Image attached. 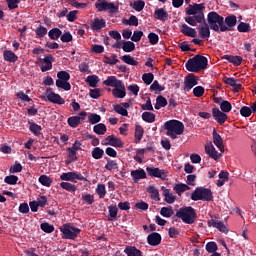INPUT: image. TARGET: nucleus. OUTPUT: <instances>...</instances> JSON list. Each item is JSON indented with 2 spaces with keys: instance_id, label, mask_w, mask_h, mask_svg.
I'll list each match as a JSON object with an SVG mask.
<instances>
[{
  "instance_id": "nucleus-29",
  "label": "nucleus",
  "mask_w": 256,
  "mask_h": 256,
  "mask_svg": "<svg viewBox=\"0 0 256 256\" xmlns=\"http://www.w3.org/2000/svg\"><path fill=\"white\" fill-rule=\"evenodd\" d=\"M189 189H191V187H189V185L185 183H178L173 186V191H175V193H177L179 197H181V195H183L185 191H189Z\"/></svg>"
},
{
  "instance_id": "nucleus-21",
  "label": "nucleus",
  "mask_w": 256,
  "mask_h": 256,
  "mask_svg": "<svg viewBox=\"0 0 256 256\" xmlns=\"http://www.w3.org/2000/svg\"><path fill=\"white\" fill-rule=\"evenodd\" d=\"M205 153L209 155L211 159H214V161H217L221 157V154L216 151L215 146H213L211 142L205 146Z\"/></svg>"
},
{
  "instance_id": "nucleus-60",
  "label": "nucleus",
  "mask_w": 256,
  "mask_h": 256,
  "mask_svg": "<svg viewBox=\"0 0 256 256\" xmlns=\"http://www.w3.org/2000/svg\"><path fill=\"white\" fill-rule=\"evenodd\" d=\"M40 229L44 231V233H53V231H55V226L45 222L40 225Z\"/></svg>"
},
{
  "instance_id": "nucleus-49",
  "label": "nucleus",
  "mask_w": 256,
  "mask_h": 256,
  "mask_svg": "<svg viewBox=\"0 0 256 256\" xmlns=\"http://www.w3.org/2000/svg\"><path fill=\"white\" fill-rule=\"evenodd\" d=\"M147 191L151 194V199H154V201H161V198H159V190L157 188L149 186Z\"/></svg>"
},
{
  "instance_id": "nucleus-26",
  "label": "nucleus",
  "mask_w": 256,
  "mask_h": 256,
  "mask_svg": "<svg viewBox=\"0 0 256 256\" xmlns=\"http://www.w3.org/2000/svg\"><path fill=\"white\" fill-rule=\"evenodd\" d=\"M105 27H107V22L104 19L95 18L91 23L92 31H101Z\"/></svg>"
},
{
  "instance_id": "nucleus-58",
  "label": "nucleus",
  "mask_w": 256,
  "mask_h": 256,
  "mask_svg": "<svg viewBox=\"0 0 256 256\" xmlns=\"http://www.w3.org/2000/svg\"><path fill=\"white\" fill-rule=\"evenodd\" d=\"M153 79H155V75H153V73H144L142 75V81L146 85H151V83H153Z\"/></svg>"
},
{
  "instance_id": "nucleus-40",
  "label": "nucleus",
  "mask_w": 256,
  "mask_h": 256,
  "mask_svg": "<svg viewBox=\"0 0 256 256\" xmlns=\"http://www.w3.org/2000/svg\"><path fill=\"white\" fill-rule=\"evenodd\" d=\"M163 107H167V98L160 95L156 98V104L154 105V108L159 110Z\"/></svg>"
},
{
  "instance_id": "nucleus-61",
  "label": "nucleus",
  "mask_w": 256,
  "mask_h": 256,
  "mask_svg": "<svg viewBox=\"0 0 256 256\" xmlns=\"http://www.w3.org/2000/svg\"><path fill=\"white\" fill-rule=\"evenodd\" d=\"M17 181H19V177L16 175H10L4 178V182L7 183V185H17Z\"/></svg>"
},
{
  "instance_id": "nucleus-36",
  "label": "nucleus",
  "mask_w": 256,
  "mask_h": 256,
  "mask_svg": "<svg viewBox=\"0 0 256 256\" xmlns=\"http://www.w3.org/2000/svg\"><path fill=\"white\" fill-rule=\"evenodd\" d=\"M81 119H83V117L71 116L68 118L67 123L70 127L76 129V127H79V125H81Z\"/></svg>"
},
{
  "instance_id": "nucleus-46",
  "label": "nucleus",
  "mask_w": 256,
  "mask_h": 256,
  "mask_svg": "<svg viewBox=\"0 0 256 256\" xmlns=\"http://www.w3.org/2000/svg\"><path fill=\"white\" fill-rule=\"evenodd\" d=\"M39 183L43 185L44 187H51V184L53 183V179H51L47 175H41L38 179Z\"/></svg>"
},
{
  "instance_id": "nucleus-4",
  "label": "nucleus",
  "mask_w": 256,
  "mask_h": 256,
  "mask_svg": "<svg viewBox=\"0 0 256 256\" xmlns=\"http://www.w3.org/2000/svg\"><path fill=\"white\" fill-rule=\"evenodd\" d=\"M164 129L167 137L175 140L177 135H183L185 132V124L179 120H168L164 123Z\"/></svg>"
},
{
  "instance_id": "nucleus-25",
  "label": "nucleus",
  "mask_w": 256,
  "mask_h": 256,
  "mask_svg": "<svg viewBox=\"0 0 256 256\" xmlns=\"http://www.w3.org/2000/svg\"><path fill=\"white\" fill-rule=\"evenodd\" d=\"M95 7L98 9V11H109L111 9H115V4L113 2L103 0L102 2L96 3Z\"/></svg>"
},
{
  "instance_id": "nucleus-20",
  "label": "nucleus",
  "mask_w": 256,
  "mask_h": 256,
  "mask_svg": "<svg viewBox=\"0 0 256 256\" xmlns=\"http://www.w3.org/2000/svg\"><path fill=\"white\" fill-rule=\"evenodd\" d=\"M147 243L152 247H157V245H161V234L157 232L150 233L147 237Z\"/></svg>"
},
{
  "instance_id": "nucleus-10",
  "label": "nucleus",
  "mask_w": 256,
  "mask_h": 256,
  "mask_svg": "<svg viewBox=\"0 0 256 256\" xmlns=\"http://www.w3.org/2000/svg\"><path fill=\"white\" fill-rule=\"evenodd\" d=\"M61 181H72V183H77L78 181H87V178L85 176L73 171V172H67V173H62L60 175Z\"/></svg>"
},
{
  "instance_id": "nucleus-37",
  "label": "nucleus",
  "mask_w": 256,
  "mask_h": 256,
  "mask_svg": "<svg viewBox=\"0 0 256 256\" xmlns=\"http://www.w3.org/2000/svg\"><path fill=\"white\" fill-rule=\"evenodd\" d=\"M68 153V159L66 160V165H71V163H74V161H77L79 159L77 157V152L71 148L66 149Z\"/></svg>"
},
{
  "instance_id": "nucleus-12",
  "label": "nucleus",
  "mask_w": 256,
  "mask_h": 256,
  "mask_svg": "<svg viewBox=\"0 0 256 256\" xmlns=\"http://www.w3.org/2000/svg\"><path fill=\"white\" fill-rule=\"evenodd\" d=\"M146 171L150 177H156L158 179H162L163 181H165L168 176L167 171L155 167H147Z\"/></svg>"
},
{
  "instance_id": "nucleus-41",
  "label": "nucleus",
  "mask_w": 256,
  "mask_h": 256,
  "mask_svg": "<svg viewBox=\"0 0 256 256\" xmlns=\"http://www.w3.org/2000/svg\"><path fill=\"white\" fill-rule=\"evenodd\" d=\"M60 187L65 191H68V193H75V191H77V186L69 182H61Z\"/></svg>"
},
{
  "instance_id": "nucleus-35",
  "label": "nucleus",
  "mask_w": 256,
  "mask_h": 256,
  "mask_svg": "<svg viewBox=\"0 0 256 256\" xmlns=\"http://www.w3.org/2000/svg\"><path fill=\"white\" fill-rule=\"evenodd\" d=\"M61 35H63V31H61L59 28H52L48 32V37L51 39V41H57Z\"/></svg>"
},
{
  "instance_id": "nucleus-27",
  "label": "nucleus",
  "mask_w": 256,
  "mask_h": 256,
  "mask_svg": "<svg viewBox=\"0 0 256 256\" xmlns=\"http://www.w3.org/2000/svg\"><path fill=\"white\" fill-rule=\"evenodd\" d=\"M222 59H225L229 63H233L235 67H239V65L243 63V57L241 56L224 55Z\"/></svg>"
},
{
  "instance_id": "nucleus-32",
  "label": "nucleus",
  "mask_w": 256,
  "mask_h": 256,
  "mask_svg": "<svg viewBox=\"0 0 256 256\" xmlns=\"http://www.w3.org/2000/svg\"><path fill=\"white\" fill-rule=\"evenodd\" d=\"M162 195L164 197V201L169 205H173V202L175 201V199H177V197L173 195V193H171L170 189H165Z\"/></svg>"
},
{
  "instance_id": "nucleus-38",
  "label": "nucleus",
  "mask_w": 256,
  "mask_h": 256,
  "mask_svg": "<svg viewBox=\"0 0 256 256\" xmlns=\"http://www.w3.org/2000/svg\"><path fill=\"white\" fill-rule=\"evenodd\" d=\"M122 49L125 53H131L132 51H135V43L123 40Z\"/></svg>"
},
{
  "instance_id": "nucleus-11",
  "label": "nucleus",
  "mask_w": 256,
  "mask_h": 256,
  "mask_svg": "<svg viewBox=\"0 0 256 256\" xmlns=\"http://www.w3.org/2000/svg\"><path fill=\"white\" fill-rule=\"evenodd\" d=\"M198 81H199V78H197L195 74H189L188 76H186L184 78V91L189 93V91H191V89H193L195 85L199 84Z\"/></svg>"
},
{
  "instance_id": "nucleus-30",
  "label": "nucleus",
  "mask_w": 256,
  "mask_h": 256,
  "mask_svg": "<svg viewBox=\"0 0 256 256\" xmlns=\"http://www.w3.org/2000/svg\"><path fill=\"white\" fill-rule=\"evenodd\" d=\"M28 125H30L29 130L31 133H33V135H35V137L41 136V131H43V128L39 124L29 121Z\"/></svg>"
},
{
  "instance_id": "nucleus-14",
  "label": "nucleus",
  "mask_w": 256,
  "mask_h": 256,
  "mask_svg": "<svg viewBox=\"0 0 256 256\" xmlns=\"http://www.w3.org/2000/svg\"><path fill=\"white\" fill-rule=\"evenodd\" d=\"M104 145H111V147H119V149H123L124 143L120 138H117L115 135H109L104 140Z\"/></svg>"
},
{
  "instance_id": "nucleus-59",
  "label": "nucleus",
  "mask_w": 256,
  "mask_h": 256,
  "mask_svg": "<svg viewBox=\"0 0 256 256\" xmlns=\"http://www.w3.org/2000/svg\"><path fill=\"white\" fill-rule=\"evenodd\" d=\"M60 40L62 41V43H71V41H73V35L71 34V32L66 31L61 34Z\"/></svg>"
},
{
  "instance_id": "nucleus-47",
  "label": "nucleus",
  "mask_w": 256,
  "mask_h": 256,
  "mask_svg": "<svg viewBox=\"0 0 256 256\" xmlns=\"http://www.w3.org/2000/svg\"><path fill=\"white\" fill-rule=\"evenodd\" d=\"M86 83H88L89 87H97V83H99V76L90 75L86 78Z\"/></svg>"
},
{
  "instance_id": "nucleus-52",
  "label": "nucleus",
  "mask_w": 256,
  "mask_h": 256,
  "mask_svg": "<svg viewBox=\"0 0 256 256\" xmlns=\"http://www.w3.org/2000/svg\"><path fill=\"white\" fill-rule=\"evenodd\" d=\"M114 111L115 113H118V115H122V117H128L129 112L126 108H124L121 104L114 105Z\"/></svg>"
},
{
  "instance_id": "nucleus-62",
  "label": "nucleus",
  "mask_w": 256,
  "mask_h": 256,
  "mask_svg": "<svg viewBox=\"0 0 256 256\" xmlns=\"http://www.w3.org/2000/svg\"><path fill=\"white\" fill-rule=\"evenodd\" d=\"M101 121V116L95 113H91L88 116V122L91 123V125H95Z\"/></svg>"
},
{
  "instance_id": "nucleus-44",
  "label": "nucleus",
  "mask_w": 256,
  "mask_h": 256,
  "mask_svg": "<svg viewBox=\"0 0 256 256\" xmlns=\"http://www.w3.org/2000/svg\"><path fill=\"white\" fill-rule=\"evenodd\" d=\"M155 114L153 112H143L142 113V119L145 121V123H155Z\"/></svg>"
},
{
  "instance_id": "nucleus-15",
  "label": "nucleus",
  "mask_w": 256,
  "mask_h": 256,
  "mask_svg": "<svg viewBox=\"0 0 256 256\" xmlns=\"http://www.w3.org/2000/svg\"><path fill=\"white\" fill-rule=\"evenodd\" d=\"M212 117H214L215 121H217L219 125H223V123H225L228 118L226 112L219 110V108L212 109Z\"/></svg>"
},
{
  "instance_id": "nucleus-8",
  "label": "nucleus",
  "mask_w": 256,
  "mask_h": 256,
  "mask_svg": "<svg viewBox=\"0 0 256 256\" xmlns=\"http://www.w3.org/2000/svg\"><path fill=\"white\" fill-rule=\"evenodd\" d=\"M42 99L49 101L50 103H55L56 105H65V99L61 95L53 92V89L47 88L42 95Z\"/></svg>"
},
{
  "instance_id": "nucleus-45",
  "label": "nucleus",
  "mask_w": 256,
  "mask_h": 256,
  "mask_svg": "<svg viewBox=\"0 0 256 256\" xmlns=\"http://www.w3.org/2000/svg\"><path fill=\"white\" fill-rule=\"evenodd\" d=\"M108 212H109V217L108 221H113L114 219H116L117 214L119 213V208H117L116 205H111L108 207Z\"/></svg>"
},
{
  "instance_id": "nucleus-39",
  "label": "nucleus",
  "mask_w": 256,
  "mask_h": 256,
  "mask_svg": "<svg viewBox=\"0 0 256 256\" xmlns=\"http://www.w3.org/2000/svg\"><path fill=\"white\" fill-rule=\"evenodd\" d=\"M145 133V130H143V127L136 125L135 127V143H141V139H143V134Z\"/></svg>"
},
{
  "instance_id": "nucleus-3",
  "label": "nucleus",
  "mask_w": 256,
  "mask_h": 256,
  "mask_svg": "<svg viewBox=\"0 0 256 256\" xmlns=\"http://www.w3.org/2000/svg\"><path fill=\"white\" fill-rule=\"evenodd\" d=\"M208 64L207 57L197 54L186 62L185 67L191 73H199V71H205Z\"/></svg>"
},
{
  "instance_id": "nucleus-23",
  "label": "nucleus",
  "mask_w": 256,
  "mask_h": 256,
  "mask_svg": "<svg viewBox=\"0 0 256 256\" xmlns=\"http://www.w3.org/2000/svg\"><path fill=\"white\" fill-rule=\"evenodd\" d=\"M130 175L133 178L134 183H139L141 179H147V173H145V170L143 169L132 170Z\"/></svg>"
},
{
  "instance_id": "nucleus-42",
  "label": "nucleus",
  "mask_w": 256,
  "mask_h": 256,
  "mask_svg": "<svg viewBox=\"0 0 256 256\" xmlns=\"http://www.w3.org/2000/svg\"><path fill=\"white\" fill-rule=\"evenodd\" d=\"M93 131L96 135H105V133H107V126L103 123H99L93 127Z\"/></svg>"
},
{
  "instance_id": "nucleus-16",
  "label": "nucleus",
  "mask_w": 256,
  "mask_h": 256,
  "mask_svg": "<svg viewBox=\"0 0 256 256\" xmlns=\"http://www.w3.org/2000/svg\"><path fill=\"white\" fill-rule=\"evenodd\" d=\"M239 79H235L234 77H226L224 78V83L233 87L234 93H239L243 89V85L239 84Z\"/></svg>"
},
{
  "instance_id": "nucleus-56",
  "label": "nucleus",
  "mask_w": 256,
  "mask_h": 256,
  "mask_svg": "<svg viewBox=\"0 0 256 256\" xmlns=\"http://www.w3.org/2000/svg\"><path fill=\"white\" fill-rule=\"evenodd\" d=\"M96 193L100 199H104L105 195H107V190L105 188V184H98L96 188Z\"/></svg>"
},
{
  "instance_id": "nucleus-19",
  "label": "nucleus",
  "mask_w": 256,
  "mask_h": 256,
  "mask_svg": "<svg viewBox=\"0 0 256 256\" xmlns=\"http://www.w3.org/2000/svg\"><path fill=\"white\" fill-rule=\"evenodd\" d=\"M212 137H213V143L214 145L217 146L219 151L221 152L225 151V146L223 145V138L219 133H217V129L215 128L213 129Z\"/></svg>"
},
{
  "instance_id": "nucleus-1",
  "label": "nucleus",
  "mask_w": 256,
  "mask_h": 256,
  "mask_svg": "<svg viewBox=\"0 0 256 256\" xmlns=\"http://www.w3.org/2000/svg\"><path fill=\"white\" fill-rule=\"evenodd\" d=\"M207 21L212 31H215V33H225V31H233V27L237 25V16L229 15L224 18L219 13L212 11L208 13Z\"/></svg>"
},
{
  "instance_id": "nucleus-54",
  "label": "nucleus",
  "mask_w": 256,
  "mask_h": 256,
  "mask_svg": "<svg viewBox=\"0 0 256 256\" xmlns=\"http://www.w3.org/2000/svg\"><path fill=\"white\" fill-rule=\"evenodd\" d=\"M239 33H249L251 31V25L249 23L240 22L237 26Z\"/></svg>"
},
{
  "instance_id": "nucleus-17",
  "label": "nucleus",
  "mask_w": 256,
  "mask_h": 256,
  "mask_svg": "<svg viewBox=\"0 0 256 256\" xmlns=\"http://www.w3.org/2000/svg\"><path fill=\"white\" fill-rule=\"evenodd\" d=\"M207 225L208 227H214V229H218V231H221V233H229V230L223 221L211 219L208 220Z\"/></svg>"
},
{
  "instance_id": "nucleus-63",
  "label": "nucleus",
  "mask_w": 256,
  "mask_h": 256,
  "mask_svg": "<svg viewBox=\"0 0 256 256\" xmlns=\"http://www.w3.org/2000/svg\"><path fill=\"white\" fill-rule=\"evenodd\" d=\"M37 37L43 39L47 35V28L45 26H38L35 30Z\"/></svg>"
},
{
  "instance_id": "nucleus-13",
  "label": "nucleus",
  "mask_w": 256,
  "mask_h": 256,
  "mask_svg": "<svg viewBox=\"0 0 256 256\" xmlns=\"http://www.w3.org/2000/svg\"><path fill=\"white\" fill-rule=\"evenodd\" d=\"M202 23H204V25H199L197 30L199 33V38L200 39H209V37H211V25L207 24V22H205V18L204 21H202Z\"/></svg>"
},
{
  "instance_id": "nucleus-5",
  "label": "nucleus",
  "mask_w": 256,
  "mask_h": 256,
  "mask_svg": "<svg viewBox=\"0 0 256 256\" xmlns=\"http://www.w3.org/2000/svg\"><path fill=\"white\" fill-rule=\"evenodd\" d=\"M176 217L181 219L183 223H186V225H193L197 219V212L195 211V208L185 206L176 212Z\"/></svg>"
},
{
  "instance_id": "nucleus-2",
  "label": "nucleus",
  "mask_w": 256,
  "mask_h": 256,
  "mask_svg": "<svg viewBox=\"0 0 256 256\" xmlns=\"http://www.w3.org/2000/svg\"><path fill=\"white\" fill-rule=\"evenodd\" d=\"M204 9L205 3L194 5L190 4L185 10L186 15H189L188 17L184 18L185 22L188 23V25H191L192 27H197V23H203V21H205V14L203 13Z\"/></svg>"
},
{
  "instance_id": "nucleus-55",
  "label": "nucleus",
  "mask_w": 256,
  "mask_h": 256,
  "mask_svg": "<svg viewBox=\"0 0 256 256\" xmlns=\"http://www.w3.org/2000/svg\"><path fill=\"white\" fill-rule=\"evenodd\" d=\"M150 91H154L156 94L161 93V91H165V86H161L159 81L155 80L150 86Z\"/></svg>"
},
{
  "instance_id": "nucleus-24",
  "label": "nucleus",
  "mask_w": 256,
  "mask_h": 256,
  "mask_svg": "<svg viewBox=\"0 0 256 256\" xmlns=\"http://www.w3.org/2000/svg\"><path fill=\"white\" fill-rule=\"evenodd\" d=\"M180 32L186 37H197V30H195V28L189 27L187 24L181 25Z\"/></svg>"
},
{
  "instance_id": "nucleus-57",
  "label": "nucleus",
  "mask_w": 256,
  "mask_h": 256,
  "mask_svg": "<svg viewBox=\"0 0 256 256\" xmlns=\"http://www.w3.org/2000/svg\"><path fill=\"white\" fill-rule=\"evenodd\" d=\"M105 169L107 171H113L115 169H119V164H117V161L108 159L107 164L105 165Z\"/></svg>"
},
{
  "instance_id": "nucleus-7",
  "label": "nucleus",
  "mask_w": 256,
  "mask_h": 256,
  "mask_svg": "<svg viewBox=\"0 0 256 256\" xmlns=\"http://www.w3.org/2000/svg\"><path fill=\"white\" fill-rule=\"evenodd\" d=\"M57 77L56 87H58V89H63L64 91H71V83L68 82L69 79H71V74L67 71H59Z\"/></svg>"
},
{
  "instance_id": "nucleus-34",
  "label": "nucleus",
  "mask_w": 256,
  "mask_h": 256,
  "mask_svg": "<svg viewBox=\"0 0 256 256\" xmlns=\"http://www.w3.org/2000/svg\"><path fill=\"white\" fill-rule=\"evenodd\" d=\"M124 253L128 256H143V252L137 249L135 246H127L124 250Z\"/></svg>"
},
{
  "instance_id": "nucleus-50",
  "label": "nucleus",
  "mask_w": 256,
  "mask_h": 256,
  "mask_svg": "<svg viewBox=\"0 0 256 256\" xmlns=\"http://www.w3.org/2000/svg\"><path fill=\"white\" fill-rule=\"evenodd\" d=\"M103 63L106 65H117L119 63V59H117V55L113 54L111 57L104 56Z\"/></svg>"
},
{
  "instance_id": "nucleus-48",
  "label": "nucleus",
  "mask_w": 256,
  "mask_h": 256,
  "mask_svg": "<svg viewBox=\"0 0 256 256\" xmlns=\"http://www.w3.org/2000/svg\"><path fill=\"white\" fill-rule=\"evenodd\" d=\"M105 155V151L99 147H95L92 150V157L93 159L99 160V159H103V156Z\"/></svg>"
},
{
  "instance_id": "nucleus-53",
  "label": "nucleus",
  "mask_w": 256,
  "mask_h": 256,
  "mask_svg": "<svg viewBox=\"0 0 256 256\" xmlns=\"http://www.w3.org/2000/svg\"><path fill=\"white\" fill-rule=\"evenodd\" d=\"M220 109L223 113H229L231 111V109H233V106L231 105V102H229L227 100H223L220 103Z\"/></svg>"
},
{
  "instance_id": "nucleus-28",
  "label": "nucleus",
  "mask_w": 256,
  "mask_h": 256,
  "mask_svg": "<svg viewBox=\"0 0 256 256\" xmlns=\"http://www.w3.org/2000/svg\"><path fill=\"white\" fill-rule=\"evenodd\" d=\"M4 61L8 63H15L19 59V57L11 50H5L3 52Z\"/></svg>"
},
{
  "instance_id": "nucleus-22",
  "label": "nucleus",
  "mask_w": 256,
  "mask_h": 256,
  "mask_svg": "<svg viewBox=\"0 0 256 256\" xmlns=\"http://www.w3.org/2000/svg\"><path fill=\"white\" fill-rule=\"evenodd\" d=\"M42 63H45V65L41 66L42 73L51 71V69H53V55L51 54L46 55L45 58L42 59Z\"/></svg>"
},
{
  "instance_id": "nucleus-6",
  "label": "nucleus",
  "mask_w": 256,
  "mask_h": 256,
  "mask_svg": "<svg viewBox=\"0 0 256 256\" xmlns=\"http://www.w3.org/2000/svg\"><path fill=\"white\" fill-rule=\"evenodd\" d=\"M192 201H213V192L209 188L197 187L191 194Z\"/></svg>"
},
{
  "instance_id": "nucleus-33",
  "label": "nucleus",
  "mask_w": 256,
  "mask_h": 256,
  "mask_svg": "<svg viewBox=\"0 0 256 256\" xmlns=\"http://www.w3.org/2000/svg\"><path fill=\"white\" fill-rule=\"evenodd\" d=\"M155 19H158V21H167L169 14H167V11H165L163 8L157 9L154 12Z\"/></svg>"
},
{
  "instance_id": "nucleus-9",
  "label": "nucleus",
  "mask_w": 256,
  "mask_h": 256,
  "mask_svg": "<svg viewBox=\"0 0 256 256\" xmlns=\"http://www.w3.org/2000/svg\"><path fill=\"white\" fill-rule=\"evenodd\" d=\"M61 233H63V239H77L79 233H81V229L71 226L68 224H64L62 228H60Z\"/></svg>"
},
{
  "instance_id": "nucleus-31",
  "label": "nucleus",
  "mask_w": 256,
  "mask_h": 256,
  "mask_svg": "<svg viewBox=\"0 0 256 256\" xmlns=\"http://www.w3.org/2000/svg\"><path fill=\"white\" fill-rule=\"evenodd\" d=\"M112 95L116 99H125L127 92L125 91V86L123 87H116L112 89Z\"/></svg>"
},
{
  "instance_id": "nucleus-43",
  "label": "nucleus",
  "mask_w": 256,
  "mask_h": 256,
  "mask_svg": "<svg viewBox=\"0 0 256 256\" xmlns=\"http://www.w3.org/2000/svg\"><path fill=\"white\" fill-rule=\"evenodd\" d=\"M121 59L127 65H132L133 67H137V65H139V62L136 61L131 55H124L121 57Z\"/></svg>"
},
{
  "instance_id": "nucleus-64",
  "label": "nucleus",
  "mask_w": 256,
  "mask_h": 256,
  "mask_svg": "<svg viewBox=\"0 0 256 256\" xmlns=\"http://www.w3.org/2000/svg\"><path fill=\"white\" fill-rule=\"evenodd\" d=\"M148 39L150 45H157V43H159V35H157L155 32L149 33Z\"/></svg>"
},
{
  "instance_id": "nucleus-18",
  "label": "nucleus",
  "mask_w": 256,
  "mask_h": 256,
  "mask_svg": "<svg viewBox=\"0 0 256 256\" xmlns=\"http://www.w3.org/2000/svg\"><path fill=\"white\" fill-rule=\"evenodd\" d=\"M103 85L106 87H122L124 88V84L121 80L117 79L116 76H108L106 80L103 81Z\"/></svg>"
},
{
  "instance_id": "nucleus-51",
  "label": "nucleus",
  "mask_w": 256,
  "mask_h": 256,
  "mask_svg": "<svg viewBox=\"0 0 256 256\" xmlns=\"http://www.w3.org/2000/svg\"><path fill=\"white\" fill-rule=\"evenodd\" d=\"M174 213L173 207H162L160 210V215L166 218L173 217Z\"/></svg>"
}]
</instances>
